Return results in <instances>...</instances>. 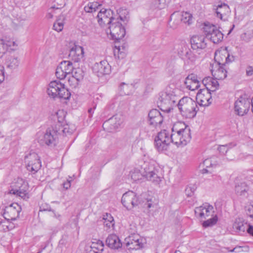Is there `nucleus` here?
Segmentation results:
<instances>
[{"label": "nucleus", "mask_w": 253, "mask_h": 253, "mask_svg": "<svg viewBox=\"0 0 253 253\" xmlns=\"http://www.w3.org/2000/svg\"><path fill=\"white\" fill-rule=\"evenodd\" d=\"M185 193L188 197H191L194 194V191H191V187H187L185 189Z\"/></svg>", "instance_id": "61"}, {"label": "nucleus", "mask_w": 253, "mask_h": 253, "mask_svg": "<svg viewBox=\"0 0 253 253\" xmlns=\"http://www.w3.org/2000/svg\"><path fill=\"white\" fill-rule=\"evenodd\" d=\"M130 174L131 179L134 181L139 180L143 177L142 172H141V168L139 165L138 167L135 168L132 171H131Z\"/></svg>", "instance_id": "38"}, {"label": "nucleus", "mask_w": 253, "mask_h": 253, "mask_svg": "<svg viewBox=\"0 0 253 253\" xmlns=\"http://www.w3.org/2000/svg\"><path fill=\"white\" fill-rule=\"evenodd\" d=\"M19 64L20 59L17 56H9L6 59L5 65L7 70L12 71L17 68Z\"/></svg>", "instance_id": "30"}, {"label": "nucleus", "mask_w": 253, "mask_h": 253, "mask_svg": "<svg viewBox=\"0 0 253 253\" xmlns=\"http://www.w3.org/2000/svg\"><path fill=\"white\" fill-rule=\"evenodd\" d=\"M106 242L111 249H118L121 248L122 244L119 238L115 234H111L106 239Z\"/></svg>", "instance_id": "29"}, {"label": "nucleus", "mask_w": 253, "mask_h": 253, "mask_svg": "<svg viewBox=\"0 0 253 253\" xmlns=\"http://www.w3.org/2000/svg\"><path fill=\"white\" fill-rule=\"evenodd\" d=\"M112 12L110 9L102 8L98 12L97 22L101 28L106 29L111 23L112 20L115 19L112 16Z\"/></svg>", "instance_id": "13"}, {"label": "nucleus", "mask_w": 253, "mask_h": 253, "mask_svg": "<svg viewBox=\"0 0 253 253\" xmlns=\"http://www.w3.org/2000/svg\"><path fill=\"white\" fill-rule=\"evenodd\" d=\"M203 29L207 38H208L211 34L215 31V30L217 29L215 25L209 22L205 23Z\"/></svg>", "instance_id": "36"}, {"label": "nucleus", "mask_w": 253, "mask_h": 253, "mask_svg": "<svg viewBox=\"0 0 253 253\" xmlns=\"http://www.w3.org/2000/svg\"><path fill=\"white\" fill-rule=\"evenodd\" d=\"M104 224L107 227L110 228L111 227H113V226L115 224V223H114V221L104 220Z\"/></svg>", "instance_id": "64"}, {"label": "nucleus", "mask_w": 253, "mask_h": 253, "mask_svg": "<svg viewBox=\"0 0 253 253\" xmlns=\"http://www.w3.org/2000/svg\"><path fill=\"white\" fill-rule=\"evenodd\" d=\"M60 134V130L48 128L46 132L39 137L38 142L42 146H55L58 139V134Z\"/></svg>", "instance_id": "9"}, {"label": "nucleus", "mask_w": 253, "mask_h": 253, "mask_svg": "<svg viewBox=\"0 0 253 253\" xmlns=\"http://www.w3.org/2000/svg\"><path fill=\"white\" fill-rule=\"evenodd\" d=\"M177 89L168 86L165 90L161 93L159 98V107L164 112H169L174 105L178 97L176 95Z\"/></svg>", "instance_id": "2"}, {"label": "nucleus", "mask_w": 253, "mask_h": 253, "mask_svg": "<svg viewBox=\"0 0 253 253\" xmlns=\"http://www.w3.org/2000/svg\"><path fill=\"white\" fill-rule=\"evenodd\" d=\"M173 143L177 147L186 145L191 139L190 127L184 122H177L171 128Z\"/></svg>", "instance_id": "1"}, {"label": "nucleus", "mask_w": 253, "mask_h": 253, "mask_svg": "<svg viewBox=\"0 0 253 253\" xmlns=\"http://www.w3.org/2000/svg\"><path fill=\"white\" fill-rule=\"evenodd\" d=\"M68 83L70 86L72 88H76L78 85L80 81H78L75 77L71 76L68 79Z\"/></svg>", "instance_id": "46"}, {"label": "nucleus", "mask_w": 253, "mask_h": 253, "mask_svg": "<svg viewBox=\"0 0 253 253\" xmlns=\"http://www.w3.org/2000/svg\"><path fill=\"white\" fill-rule=\"evenodd\" d=\"M84 49L83 47L74 45V46L70 49L69 56L74 62H79L83 57Z\"/></svg>", "instance_id": "24"}, {"label": "nucleus", "mask_w": 253, "mask_h": 253, "mask_svg": "<svg viewBox=\"0 0 253 253\" xmlns=\"http://www.w3.org/2000/svg\"><path fill=\"white\" fill-rule=\"evenodd\" d=\"M9 220L7 221H2L0 223V230L4 232L8 231L12 228V226H11V223L9 222Z\"/></svg>", "instance_id": "45"}, {"label": "nucleus", "mask_w": 253, "mask_h": 253, "mask_svg": "<svg viewBox=\"0 0 253 253\" xmlns=\"http://www.w3.org/2000/svg\"><path fill=\"white\" fill-rule=\"evenodd\" d=\"M73 77H75L78 81H82L84 77V73L83 70L80 68H74L71 73Z\"/></svg>", "instance_id": "40"}, {"label": "nucleus", "mask_w": 253, "mask_h": 253, "mask_svg": "<svg viewBox=\"0 0 253 253\" xmlns=\"http://www.w3.org/2000/svg\"><path fill=\"white\" fill-rule=\"evenodd\" d=\"M212 102L211 92L201 89L196 95V102L201 106H208Z\"/></svg>", "instance_id": "15"}, {"label": "nucleus", "mask_w": 253, "mask_h": 253, "mask_svg": "<svg viewBox=\"0 0 253 253\" xmlns=\"http://www.w3.org/2000/svg\"><path fill=\"white\" fill-rule=\"evenodd\" d=\"M47 93L50 97L54 99L59 98L68 100L71 96L70 92L65 87L64 84L57 80L51 81L49 83Z\"/></svg>", "instance_id": "4"}, {"label": "nucleus", "mask_w": 253, "mask_h": 253, "mask_svg": "<svg viewBox=\"0 0 253 253\" xmlns=\"http://www.w3.org/2000/svg\"><path fill=\"white\" fill-rule=\"evenodd\" d=\"M246 75L248 76L253 75V67L248 66L246 69Z\"/></svg>", "instance_id": "62"}, {"label": "nucleus", "mask_w": 253, "mask_h": 253, "mask_svg": "<svg viewBox=\"0 0 253 253\" xmlns=\"http://www.w3.org/2000/svg\"><path fill=\"white\" fill-rule=\"evenodd\" d=\"M132 88L131 84H126L125 83H121L119 86V89L122 95H129L130 89Z\"/></svg>", "instance_id": "43"}, {"label": "nucleus", "mask_w": 253, "mask_h": 253, "mask_svg": "<svg viewBox=\"0 0 253 253\" xmlns=\"http://www.w3.org/2000/svg\"><path fill=\"white\" fill-rule=\"evenodd\" d=\"M169 0H153L151 7L153 9H162L169 2Z\"/></svg>", "instance_id": "39"}, {"label": "nucleus", "mask_w": 253, "mask_h": 253, "mask_svg": "<svg viewBox=\"0 0 253 253\" xmlns=\"http://www.w3.org/2000/svg\"><path fill=\"white\" fill-rule=\"evenodd\" d=\"M176 49L178 54L182 58L188 59L191 61L195 60V56L189 48L187 43L185 41H181L176 45Z\"/></svg>", "instance_id": "17"}, {"label": "nucleus", "mask_w": 253, "mask_h": 253, "mask_svg": "<svg viewBox=\"0 0 253 253\" xmlns=\"http://www.w3.org/2000/svg\"><path fill=\"white\" fill-rule=\"evenodd\" d=\"M125 121V116L122 114L114 115L103 124V129L108 132H113L123 127Z\"/></svg>", "instance_id": "8"}, {"label": "nucleus", "mask_w": 253, "mask_h": 253, "mask_svg": "<svg viewBox=\"0 0 253 253\" xmlns=\"http://www.w3.org/2000/svg\"><path fill=\"white\" fill-rule=\"evenodd\" d=\"M94 243H92V245L90 246H86L85 247V251L86 253H95V251L93 250V248L95 247L94 246Z\"/></svg>", "instance_id": "58"}, {"label": "nucleus", "mask_w": 253, "mask_h": 253, "mask_svg": "<svg viewBox=\"0 0 253 253\" xmlns=\"http://www.w3.org/2000/svg\"><path fill=\"white\" fill-rule=\"evenodd\" d=\"M186 88L194 91L197 89L200 86V81L198 79L197 75L194 74L189 75L184 81Z\"/></svg>", "instance_id": "23"}, {"label": "nucleus", "mask_w": 253, "mask_h": 253, "mask_svg": "<svg viewBox=\"0 0 253 253\" xmlns=\"http://www.w3.org/2000/svg\"><path fill=\"white\" fill-rule=\"evenodd\" d=\"M224 53L221 51H216L215 52L214 60L216 62V65L224 66L226 63L231 62L232 60L230 59L228 53L224 51Z\"/></svg>", "instance_id": "26"}, {"label": "nucleus", "mask_w": 253, "mask_h": 253, "mask_svg": "<svg viewBox=\"0 0 253 253\" xmlns=\"http://www.w3.org/2000/svg\"><path fill=\"white\" fill-rule=\"evenodd\" d=\"M65 19V16L63 15H60L53 24V29L58 32H61L63 29Z\"/></svg>", "instance_id": "37"}, {"label": "nucleus", "mask_w": 253, "mask_h": 253, "mask_svg": "<svg viewBox=\"0 0 253 253\" xmlns=\"http://www.w3.org/2000/svg\"><path fill=\"white\" fill-rule=\"evenodd\" d=\"M84 10L86 12H92L93 11H95V7L94 3L93 2L89 3L87 5H86L84 8Z\"/></svg>", "instance_id": "54"}, {"label": "nucleus", "mask_w": 253, "mask_h": 253, "mask_svg": "<svg viewBox=\"0 0 253 253\" xmlns=\"http://www.w3.org/2000/svg\"><path fill=\"white\" fill-rule=\"evenodd\" d=\"M96 68L98 77L108 75L111 72V66L106 60L101 61L97 64Z\"/></svg>", "instance_id": "27"}, {"label": "nucleus", "mask_w": 253, "mask_h": 253, "mask_svg": "<svg viewBox=\"0 0 253 253\" xmlns=\"http://www.w3.org/2000/svg\"><path fill=\"white\" fill-rule=\"evenodd\" d=\"M154 204H153L152 200L151 199H147L144 204V206L146 207L148 209H150L151 207H154Z\"/></svg>", "instance_id": "59"}, {"label": "nucleus", "mask_w": 253, "mask_h": 253, "mask_svg": "<svg viewBox=\"0 0 253 253\" xmlns=\"http://www.w3.org/2000/svg\"><path fill=\"white\" fill-rule=\"evenodd\" d=\"M213 212V207L207 203L195 209L196 215L201 218H206L210 216H212Z\"/></svg>", "instance_id": "18"}, {"label": "nucleus", "mask_w": 253, "mask_h": 253, "mask_svg": "<svg viewBox=\"0 0 253 253\" xmlns=\"http://www.w3.org/2000/svg\"><path fill=\"white\" fill-rule=\"evenodd\" d=\"M218 220V217L216 214H215L214 215H212V217L206 221H204L202 225L205 228H207L209 227H211L217 223Z\"/></svg>", "instance_id": "41"}, {"label": "nucleus", "mask_w": 253, "mask_h": 253, "mask_svg": "<svg viewBox=\"0 0 253 253\" xmlns=\"http://www.w3.org/2000/svg\"><path fill=\"white\" fill-rule=\"evenodd\" d=\"M128 250H140L144 247L143 239L138 234H131L125 240Z\"/></svg>", "instance_id": "14"}, {"label": "nucleus", "mask_w": 253, "mask_h": 253, "mask_svg": "<svg viewBox=\"0 0 253 253\" xmlns=\"http://www.w3.org/2000/svg\"><path fill=\"white\" fill-rule=\"evenodd\" d=\"M190 42L192 49L197 52L205 49L207 46L205 37L203 36H193Z\"/></svg>", "instance_id": "22"}, {"label": "nucleus", "mask_w": 253, "mask_h": 253, "mask_svg": "<svg viewBox=\"0 0 253 253\" xmlns=\"http://www.w3.org/2000/svg\"><path fill=\"white\" fill-rule=\"evenodd\" d=\"M246 211L247 214L253 218V204H250L246 207Z\"/></svg>", "instance_id": "52"}, {"label": "nucleus", "mask_w": 253, "mask_h": 253, "mask_svg": "<svg viewBox=\"0 0 253 253\" xmlns=\"http://www.w3.org/2000/svg\"><path fill=\"white\" fill-rule=\"evenodd\" d=\"M4 67L0 65V84L4 81Z\"/></svg>", "instance_id": "57"}, {"label": "nucleus", "mask_w": 253, "mask_h": 253, "mask_svg": "<svg viewBox=\"0 0 253 253\" xmlns=\"http://www.w3.org/2000/svg\"><path fill=\"white\" fill-rule=\"evenodd\" d=\"M58 67L63 70L67 75H69L73 69V64L70 61H63Z\"/></svg>", "instance_id": "34"}, {"label": "nucleus", "mask_w": 253, "mask_h": 253, "mask_svg": "<svg viewBox=\"0 0 253 253\" xmlns=\"http://www.w3.org/2000/svg\"><path fill=\"white\" fill-rule=\"evenodd\" d=\"M104 243L100 240H98L96 242V253H100L102 252L104 250Z\"/></svg>", "instance_id": "49"}, {"label": "nucleus", "mask_w": 253, "mask_h": 253, "mask_svg": "<svg viewBox=\"0 0 253 253\" xmlns=\"http://www.w3.org/2000/svg\"><path fill=\"white\" fill-rule=\"evenodd\" d=\"M192 15L187 12H183L179 13V12H173L170 17L169 22L172 20H174L173 22H175V24L178 25L180 22L184 23L190 24L192 20Z\"/></svg>", "instance_id": "19"}, {"label": "nucleus", "mask_w": 253, "mask_h": 253, "mask_svg": "<svg viewBox=\"0 0 253 253\" xmlns=\"http://www.w3.org/2000/svg\"><path fill=\"white\" fill-rule=\"evenodd\" d=\"M249 189V186L245 182L239 181L238 179H236L235 190L237 195L245 196Z\"/></svg>", "instance_id": "31"}, {"label": "nucleus", "mask_w": 253, "mask_h": 253, "mask_svg": "<svg viewBox=\"0 0 253 253\" xmlns=\"http://www.w3.org/2000/svg\"><path fill=\"white\" fill-rule=\"evenodd\" d=\"M172 132L164 129L158 133L155 138L154 144L156 149L159 152L166 151L170 143H173Z\"/></svg>", "instance_id": "6"}, {"label": "nucleus", "mask_w": 253, "mask_h": 253, "mask_svg": "<svg viewBox=\"0 0 253 253\" xmlns=\"http://www.w3.org/2000/svg\"><path fill=\"white\" fill-rule=\"evenodd\" d=\"M248 227V223H245L240 218H236L233 224V229L235 232L239 234L244 233Z\"/></svg>", "instance_id": "32"}, {"label": "nucleus", "mask_w": 253, "mask_h": 253, "mask_svg": "<svg viewBox=\"0 0 253 253\" xmlns=\"http://www.w3.org/2000/svg\"><path fill=\"white\" fill-rule=\"evenodd\" d=\"M58 130H60V133L62 132L63 134L65 135L72 133V130L70 129L68 125L61 126V127L59 128Z\"/></svg>", "instance_id": "51"}, {"label": "nucleus", "mask_w": 253, "mask_h": 253, "mask_svg": "<svg viewBox=\"0 0 253 253\" xmlns=\"http://www.w3.org/2000/svg\"><path fill=\"white\" fill-rule=\"evenodd\" d=\"M202 83L205 88L204 89H207L208 91H215L219 86V84L217 81V79H213L211 77H207L205 78L202 80Z\"/></svg>", "instance_id": "25"}, {"label": "nucleus", "mask_w": 253, "mask_h": 253, "mask_svg": "<svg viewBox=\"0 0 253 253\" xmlns=\"http://www.w3.org/2000/svg\"><path fill=\"white\" fill-rule=\"evenodd\" d=\"M13 194H16L22 198H25L26 197L27 193L26 191H22L21 190H16L15 192H13Z\"/></svg>", "instance_id": "56"}, {"label": "nucleus", "mask_w": 253, "mask_h": 253, "mask_svg": "<svg viewBox=\"0 0 253 253\" xmlns=\"http://www.w3.org/2000/svg\"><path fill=\"white\" fill-rule=\"evenodd\" d=\"M216 159V157H213L204 160L203 162V165L206 168L202 169V173H206L208 172V170L207 168L215 167L217 165V161Z\"/></svg>", "instance_id": "33"}, {"label": "nucleus", "mask_w": 253, "mask_h": 253, "mask_svg": "<svg viewBox=\"0 0 253 253\" xmlns=\"http://www.w3.org/2000/svg\"><path fill=\"white\" fill-rule=\"evenodd\" d=\"M215 16L221 20L225 21L227 19L228 16L231 12L229 6L226 3H223L218 4L214 8Z\"/></svg>", "instance_id": "21"}, {"label": "nucleus", "mask_w": 253, "mask_h": 253, "mask_svg": "<svg viewBox=\"0 0 253 253\" xmlns=\"http://www.w3.org/2000/svg\"><path fill=\"white\" fill-rule=\"evenodd\" d=\"M55 10L60 11V9L58 7H55L54 6L51 7L49 9H48V12L46 15V17L48 19L52 18L53 17L54 14H55Z\"/></svg>", "instance_id": "48"}, {"label": "nucleus", "mask_w": 253, "mask_h": 253, "mask_svg": "<svg viewBox=\"0 0 253 253\" xmlns=\"http://www.w3.org/2000/svg\"><path fill=\"white\" fill-rule=\"evenodd\" d=\"M103 219L104 220L114 221L113 217L110 213H106L105 215H103Z\"/></svg>", "instance_id": "60"}, {"label": "nucleus", "mask_w": 253, "mask_h": 253, "mask_svg": "<svg viewBox=\"0 0 253 253\" xmlns=\"http://www.w3.org/2000/svg\"><path fill=\"white\" fill-rule=\"evenodd\" d=\"M1 40L3 41L4 43V45H5V46H6L5 47H6V49H7V50H8V48L9 47H11L12 46H14L15 43L14 42L10 41V40H4V39H1Z\"/></svg>", "instance_id": "55"}, {"label": "nucleus", "mask_w": 253, "mask_h": 253, "mask_svg": "<svg viewBox=\"0 0 253 253\" xmlns=\"http://www.w3.org/2000/svg\"><path fill=\"white\" fill-rule=\"evenodd\" d=\"M139 166L144 177L148 180L158 183L161 181V177L158 175L159 168L154 162H141Z\"/></svg>", "instance_id": "5"}, {"label": "nucleus", "mask_w": 253, "mask_h": 253, "mask_svg": "<svg viewBox=\"0 0 253 253\" xmlns=\"http://www.w3.org/2000/svg\"><path fill=\"white\" fill-rule=\"evenodd\" d=\"M252 104V100L246 94L241 96L235 102L234 108L235 112L239 116H243L247 114Z\"/></svg>", "instance_id": "11"}, {"label": "nucleus", "mask_w": 253, "mask_h": 253, "mask_svg": "<svg viewBox=\"0 0 253 253\" xmlns=\"http://www.w3.org/2000/svg\"><path fill=\"white\" fill-rule=\"evenodd\" d=\"M253 38V30L247 31L240 35L241 40L245 42H249Z\"/></svg>", "instance_id": "42"}, {"label": "nucleus", "mask_w": 253, "mask_h": 253, "mask_svg": "<svg viewBox=\"0 0 253 253\" xmlns=\"http://www.w3.org/2000/svg\"><path fill=\"white\" fill-rule=\"evenodd\" d=\"M181 115L186 119L194 118L198 111L197 102L189 97H183L176 104Z\"/></svg>", "instance_id": "3"}, {"label": "nucleus", "mask_w": 253, "mask_h": 253, "mask_svg": "<svg viewBox=\"0 0 253 253\" xmlns=\"http://www.w3.org/2000/svg\"><path fill=\"white\" fill-rule=\"evenodd\" d=\"M121 201L123 206L128 210H131L140 204L136 194L131 191H128L124 194Z\"/></svg>", "instance_id": "12"}, {"label": "nucleus", "mask_w": 253, "mask_h": 253, "mask_svg": "<svg viewBox=\"0 0 253 253\" xmlns=\"http://www.w3.org/2000/svg\"><path fill=\"white\" fill-rule=\"evenodd\" d=\"M223 38V34L218 29H217L208 39H209L214 43H218L222 41Z\"/></svg>", "instance_id": "35"}, {"label": "nucleus", "mask_w": 253, "mask_h": 253, "mask_svg": "<svg viewBox=\"0 0 253 253\" xmlns=\"http://www.w3.org/2000/svg\"><path fill=\"white\" fill-rule=\"evenodd\" d=\"M247 233L253 237V226L248 224V227L246 230Z\"/></svg>", "instance_id": "63"}, {"label": "nucleus", "mask_w": 253, "mask_h": 253, "mask_svg": "<svg viewBox=\"0 0 253 253\" xmlns=\"http://www.w3.org/2000/svg\"><path fill=\"white\" fill-rule=\"evenodd\" d=\"M56 116L59 123H61L63 122L65 115L63 110H59L56 112Z\"/></svg>", "instance_id": "50"}, {"label": "nucleus", "mask_w": 253, "mask_h": 253, "mask_svg": "<svg viewBox=\"0 0 253 253\" xmlns=\"http://www.w3.org/2000/svg\"><path fill=\"white\" fill-rule=\"evenodd\" d=\"M148 118L149 125L154 127L160 126L163 121V117L157 109L151 110L148 114Z\"/></svg>", "instance_id": "20"}, {"label": "nucleus", "mask_w": 253, "mask_h": 253, "mask_svg": "<svg viewBox=\"0 0 253 253\" xmlns=\"http://www.w3.org/2000/svg\"><path fill=\"white\" fill-rule=\"evenodd\" d=\"M20 211V206L17 203H13L6 207L3 213L4 217L7 220H15L19 217Z\"/></svg>", "instance_id": "16"}, {"label": "nucleus", "mask_w": 253, "mask_h": 253, "mask_svg": "<svg viewBox=\"0 0 253 253\" xmlns=\"http://www.w3.org/2000/svg\"><path fill=\"white\" fill-rule=\"evenodd\" d=\"M107 35L110 34L111 38L115 40H119L124 37L126 34L125 28L120 22L118 18L112 20L108 26L105 29Z\"/></svg>", "instance_id": "7"}, {"label": "nucleus", "mask_w": 253, "mask_h": 253, "mask_svg": "<svg viewBox=\"0 0 253 253\" xmlns=\"http://www.w3.org/2000/svg\"><path fill=\"white\" fill-rule=\"evenodd\" d=\"M211 69L212 76L217 80H223L227 77V71L224 69V66L216 65Z\"/></svg>", "instance_id": "28"}, {"label": "nucleus", "mask_w": 253, "mask_h": 253, "mask_svg": "<svg viewBox=\"0 0 253 253\" xmlns=\"http://www.w3.org/2000/svg\"><path fill=\"white\" fill-rule=\"evenodd\" d=\"M235 144L232 143L225 145H219L218 147L219 152L223 155H225L229 150L232 147L235 146Z\"/></svg>", "instance_id": "44"}, {"label": "nucleus", "mask_w": 253, "mask_h": 253, "mask_svg": "<svg viewBox=\"0 0 253 253\" xmlns=\"http://www.w3.org/2000/svg\"><path fill=\"white\" fill-rule=\"evenodd\" d=\"M55 75L56 77L60 80L64 79L67 76V75L64 73L63 70L58 67L56 68Z\"/></svg>", "instance_id": "47"}, {"label": "nucleus", "mask_w": 253, "mask_h": 253, "mask_svg": "<svg viewBox=\"0 0 253 253\" xmlns=\"http://www.w3.org/2000/svg\"><path fill=\"white\" fill-rule=\"evenodd\" d=\"M27 169L32 174L36 173L41 168L39 157L35 152L30 153L25 157Z\"/></svg>", "instance_id": "10"}, {"label": "nucleus", "mask_w": 253, "mask_h": 253, "mask_svg": "<svg viewBox=\"0 0 253 253\" xmlns=\"http://www.w3.org/2000/svg\"><path fill=\"white\" fill-rule=\"evenodd\" d=\"M5 47L3 41L0 40V58L6 53L7 49Z\"/></svg>", "instance_id": "53"}]
</instances>
